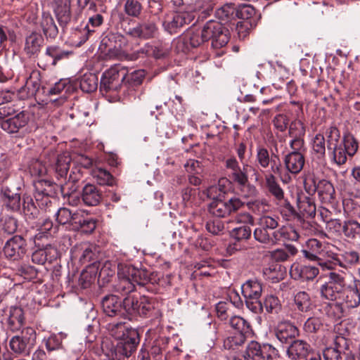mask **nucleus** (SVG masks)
<instances>
[{
	"mask_svg": "<svg viewBox=\"0 0 360 360\" xmlns=\"http://www.w3.org/2000/svg\"><path fill=\"white\" fill-rule=\"evenodd\" d=\"M123 307L124 319L129 321L136 320L138 317L156 321L162 316L158 302L146 295L139 297L134 295L126 296L123 299Z\"/></svg>",
	"mask_w": 360,
	"mask_h": 360,
	"instance_id": "1",
	"label": "nucleus"
},
{
	"mask_svg": "<svg viewBox=\"0 0 360 360\" xmlns=\"http://www.w3.org/2000/svg\"><path fill=\"white\" fill-rule=\"evenodd\" d=\"M225 166L230 170L229 179L231 184L238 186L243 198H248L257 195L258 191L256 186L249 181L248 169L251 167L250 165H243L241 168L235 158H230L226 160Z\"/></svg>",
	"mask_w": 360,
	"mask_h": 360,
	"instance_id": "2",
	"label": "nucleus"
},
{
	"mask_svg": "<svg viewBox=\"0 0 360 360\" xmlns=\"http://www.w3.org/2000/svg\"><path fill=\"white\" fill-rule=\"evenodd\" d=\"M34 188V197L43 214L54 212L58 185L53 181L39 179L33 181Z\"/></svg>",
	"mask_w": 360,
	"mask_h": 360,
	"instance_id": "3",
	"label": "nucleus"
},
{
	"mask_svg": "<svg viewBox=\"0 0 360 360\" xmlns=\"http://www.w3.org/2000/svg\"><path fill=\"white\" fill-rule=\"evenodd\" d=\"M119 25L125 34L134 39H150L155 37L158 33V28L155 22H136L122 14L120 16Z\"/></svg>",
	"mask_w": 360,
	"mask_h": 360,
	"instance_id": "4",
	"label": "nucleus"
},
{
	"mask_svg": "<svg viewBox=\"0 0 360 360\" xmlns=\"http://www.w3.org/2000/svg\"><path fill=\"white\" fill-rule=\"evenodd\" d=\"M127 39L118 32H108L101 39L98 49L105 60H121L126 56Z\"/></svg>",
	"mask_w": 360,
	"mask_h": 360,
	"instance_id": "5",
	"label": "nucleus"
},
{
	"mask_svg": "<svg viewBox=\"0 0 360 360\" xmlns=\"http://www.w3.org/2000/svg\"><path fill=\"white\" fill-rule=\"evenodd\" d=\"M124 68L119 65L112 66L105 71L100 82V91L102 94H110L112 96H123V82L124 81Z\"/></svg>",
	"mask_w": 360,
	"mask_h": 360,
	"instance_id": "6",
	"label": "nucleus"
},
{
	"mask_svg": "<svg viewBox=\"0 0 360 360\" xmlns=\"http://www.w3.org/2000/svg\"><path fill=\"white\" fill-rule=\"evenodd\" d=\"M37 333L32 327L23 328L20 334L12 337L9 347L16 355L28 356L36 345Z\"/></svg>",
	"mask_w": 360,
	"mask_h": 360,
	"instance_id": "7",
	"label": "nucleus"
},
{
	"mask_svg": "<svg viewBox=\"0 0 360 360\" xmlns=\"http://www.w3.org/2000/svg\"><path fill=\"white\" fill-rule=\"evenodd\" d=\"M202 38L205 41H212V46L214 49L224 47L229 41V31L221 22L210 20L202 28Z\"/></svg>",
	"mask_w": 360,
	"mask_h": 360,
	"instance_id": "8",
	"label": "nucleus"
},
{
	"mask_svg": "<svg viewBox=\"0 0 360 360\" xmlns=\"http://www.w3.org/2000/svg\"><path fill=\"white\" fill-rule=\"evenodd\" d=\"M73 54V51L65 49L64 46L49 45L46 46L45 52L38 58L37 65L42 70H46L68 60Z\"/></svg>",
	"mask_w": 360,
	"mask_h": 360,
	"instance_id": "9",
	"label": "nucleus"
},
{
	"mask_svg": "<svg viewBox=\"0 0 360 360\" xmlns=\"http://www.w3.org/2000/svg\"><path fill=\"white\" fill-rule=\"evenodd\" d=\"M346 283L342 275L336 272L329 273L328 281L319 289L321 297L330 301H340Z\"/></svg>",
	"mask_w": 360,
	"mask_h": 360,
	"instance_id": "10",
	"label": "nucleus"
},
{
	"mask_svg": "<svg viewBox=\"0 0 360 360\" xmlns=\"http://www.w3.org/2000/svg\"><path fill=\"white\" fill-rule=\"evenodd\" d=\"M211 198L212 201L208 205V211L211 214L219 218L226 217L236 212L245 205V202L236 196L226 200Z\"/></svg>",
	"mask_w": 360,
	"mask_h": 360,
	"instance_id": "11",
	"label": "nucleus"
},
{
	"mask_svg": "<svg viewBox=\"0 0 360 360\" xmlns=\"http://www.w3.org/2000/svg\"><path fill=\"white\" fill-rule=\"evenodd\" d=\"M286 355L291 360H321L320 354L303 340L292 341L287 348Z\"/></svg>",
	"mask_w": 360,
	"mask_h": 360,
	"instance_id": "12",
	"label": "nucleus"
},
{
	"mask_svg": "<svg viewBox=\"0 0 360 360\" xmlns=\"http://www.w3.org/2000/svg\"><path fill=\"white\" fill-rule=\"evenodd\" d=\"M278 226V217L264 215L259 218L258 227L253 232L255 239L263 244H274L273 233L271 231Z\"/></svg>",
	"mask_w": 360,
	"mask_h": 360,
	"instance_id": "13",
	"label": "nucleus"
},
{
	"mask_svg": "<svg viewBox=\"0 0 360 360\" xmlns=\"http://www.w3.org/2000/svg\"><path fill=\"white\" fill-rule=\"evenodd\" d=\"M133 282L146 289V291L156 294L160 290V278L155 272L150 273L146 269H132L129 271Z\"/></svg>",
	"mask_w": 360,
	"mask_h": 360,
	"instance_id": "14",
	"label": "nucleus"
},
{
	"mask_svg": "<svg viewBox=\"0 0 360 360\" xmlns=\"http://www.w3.org/2000/svg\"><path fill=\"white\" fill-rule=\"evenodd\" d=\"M21 183L11 180L1 187L2 200L4 205L13 212L20 210Z\"/></svg>",
	"mask_w": 360,
	"mask_h": 360,
	"instance_id": "15",
	"label": "nucleus"
},
{
	"mask_svg": "<svg viewBox=\"0 0 360 360\" xmlns=\"http://www.w3.org/2000/svg\"><path fill=\"white\" fill-rule=\"evenodd\" d=\"M245 354L252 360H277L278 350L270 344L261 345L251 341L246 347Z\"/></svg>",
	"mask_w": 360,
	"mask_h": 360,
	"instance_id": "16",
	"label": "nucleus"
},
{
	"mask_svg": "<svg viewBox=\"0 0 360 360\" xmlns=\"http://www.w3.org/2000/svg\"><path fill=\"white\" fill-rule=\"evenodd\" d=\"M27 246L24 235H15L6 242L3 250L4 255L13 261L20 259L26 254Z\"/></svg>",
	"mask_w": 360,
	"mask_h": 360,
	"instance_id": "17",
	"label": "nucleus"
},
{
	"mask_svg": "<svg viewBox=\"0 0 360 360\" xmlns=\"http://www.w3.org/2000/svg\"><path fill=\"white\" fill-rule=\"evenodd\" d=\"M256 163L262 169L271 167V172L276 174H281V162L278 155L272 153L270 155L269 150L264 146H258L256 149Z\"/></svg>",
	"mask_w": 360,
	"mask_h": 360,
	"instance_id": "18",
	"label": "nucleus"
},
{
	"mask_svg": "<svg viewBox=\"0 0 360 360\" xmlns=\"http://www.w3.org/2000/svg\"><path fill=\"white\" fill-rule=\"evenodd\" d=\"M194 19L192 13L186 11L175 12L167 16L163 22L164 29L169 34H176L179 30L186 25H188Z\"/></svg>",
	"mask_w": 360,
	"mask_h": 360,
	"instance_id": "19",
	"label": "nucleus"
},
{
	"mask_svg": "<svg viewBox=\"0 0 360 360\" xmlns=\"http://www.w3.org/2000/svg\"><path fill=\"white\" fill-rule=\"evenodd\" d=\"M97 248L89 243H82L75 246L72 250V257L78 259L81 264H96L99 266L98 262Z\"/></svg>",
	"mask_w": 360,
	"mask_h": 360,
	"instance_id": "20",
	"label": "nucleus"
},
{
	"mask_svg": "<svg viewBox=\"0 0 360 360\" xmlns=\"http://www.w3.org/2000/svg\"><path fill=\"white\" fill-rule=\"evenodd\" d=\"M323 251V244L316 238H310L306 243L305 248L301 251L303 257L313 262H317L320 266L326 269H333L331 262H323L319 257Z\"/></svg>",
	"mask_w": 360,
	"mask_h": 360,
	"instance_id": "21",
	"label": "nucleus"
},
{
	"mask_svg": "<svg viewBox=\"0 0 360 360\" xmlns=\"http://www.w3.org/2000/svg\"><path fill=\"white\" fill-rule=\"evenodd\" d=\"M274 333L281 344L290 345L299 336L300 330L291 322L281 321L274 329Z\"/></svg>",
	"mask_w": 360,
	"mask_h": 360,
	"instance_id": "22",
	"label": "nucleus"
},
{
	"mask_svg": "<svg viewBox=\"0 0 360 360\" xmlns=\"http://www.w3.org/2000/svg\"><path fill=\"white\" fill-rule=\"evenodd\" d=\"M103 312L109 317L124 319L123 300L112 294L105 295L101 301Z\"/></svg>",
	"mask_w": 360,
	"mask_h": 360,
	"instance_id": "23",
	"label": "nucleus"
},
{
	"mask_svg": "<svg viewBox=\"0 0 360 360\" xmlns=\"http://www.w3.org/2000/svg\"><path fill=\"white\" fill-rule=\"evenodd\" d=\"M330 257L333 264H338L345 269H351L360 264V253L352 248L346 249L340 254L331 253Z\"/></svg>",
	"mask_w": 360,
	"mask_h": 360,
	"instance_id": "24",
	"label": "nucleus"
},
{
	"mask_svg": "<svg viewBox=\"0 0 360 360\" xmlns=\"http://www.w3.org/2000/svg\"><path fill=\"white\" fill-rule=\"evenodd\" d=\"M140 342V336L136 329L129 330L128 336L120 340L115 351L125 357H129L136 350Z\"/></svg>",
	"mask_w": 360,
	"mask_h": 360,
	"instance_id": "25",
	"label": "nucleus"
},
{
	"mask_svg": "<svg viewBox=\"0 0 360 360\" xmlns=\"http://www.w3.org/2000/svg\"><path fill=\"white\" fill-rule=\"evenodd\" d=\"M44 343L51 360H67V352L60 336L51 335L44 340Z\"/></svg>",
	"mask_w": 360,
	"mask_h": 360,
	"instance_id": "26",
	"label": "nucleus"
},
{
	"mask_svg": "<svg viewBox=\"0 0 360 360\" xmlns=\"http://www.w3.org/2000/svg\"><path fill=\"white\" fill-rule=\"evenodd\" d=\"M124 75L123 96H134L136 88L142 84L146 77V71L144 70H137L127 73L124 69Z\"/></svg>",
	"mask_w": 360,
	"mask_h": 360,
	"instance_id": "27",
	"label": "nucleus"
},
{
	"mask_svg": "<svg viewBox=\"0 0 360 360\" xmlns=\"http://www.w3.org/2000/svg\"><path fill=\"white\" fill-rule=\"evenodd\" d=\"M29 113L26 111H21L13 117L1 119L0 127L8 134H14L25 127L29 122Z\"/></svg>",
	"mask_w": 360,
	"mask_h": 360,
	"instance_id": "28",
	"label": "nucleus"
},
{
	"mask_svg": "<svg viewBox=\"0 0 360 360\" xmlns=\"http://www.w3.org/2000/svg\"><path fill=\"white\" fill-rule=\"evenodd\" d=\"M340 301L348 308H355L360 304V281L354 279L346 283Z\"/></svg>",
	"mask_w": 360,
	"mask_h": 360,
	"instance_id": "29",
	"label": "nucleus"
},
{
	"mask_svg": "<svg viewBox=\"0 0 360 360\" xmlns=\"http://www.w3.org/2000/svg\"><path fill=\"white\" fill-rule=\"evenodd\" d=\"M229 324L238 334V343H244L246 338L252 334L250 323L242 316H231L229 319Z\"/></svg>",
	"mask_w": 360,
	"mask_h": 360,
	"instance_id": "30",
	"label": "nucleus"
},
{
	"mask_svg": "<svg viewBox=\"0 0 360 360\" xmlns=\"http://www.w3.org/2000/svg\"><path fill=\"white\" fill-rule=\"evenodd\" d=\"M256 14V11L255 8L250 4H240L238 6H236V13H235V19H242L247 20L243 22L238 23V34H240L241 29L245 28L248 30L249 28L252 27L253 22L252 18ZM254 25L255 23L254 22Z\"/></svg>",
	"mask_w": 360,
	"mask_h": 360,
	"instance_id": "31",
	"label": "nucleus"
},
{
	"mask_svg": "<svg viewBox=\"0 0 360 360\" xmlns=\"http://www.w3.org/2000/svg\"><path fill=\"white\" fill-rule=\"evenodd\" d=\"M81 199L86 206H97L103 199V192L93 184H86L81 191Z\"/></svg>",
	"mask_w": 360,
	"mask_h": 360,
	"instance_id": "32",
	"label": "nucleus"
},
{
	"mask_svg": "<svg viewBox=\"0 0 360 360\" xmlns=\"http://www.w3.org/2000/svg\"><path fill=\"white\" fill-rule=\"evenodd\" d=\"M290 274L295 280L310 281L318 276L319 270L314 266L295 263L291 266Z\"/></svg>",
	"mask_w": 360,
	"mask_h": 360,
	"instance_id": "33",
	"label": "nucleus"
},
{
	"mask_svg": "<svg viewBox=\"0 0 360 360\" xmlns=\"http://www.w3.org/2000/svg\"><path fill=\"white\" fill-rule=\"evenodd\" d=\"M285 169L290 174L297 175L303 169L305 164V155L290 151L283 158Z\"/></svg>",
	"mask_w": 360,
	"mask_h": 360,
	"instance_id": "34",
	"label": "nucleus"
},
{
	"mask_svg": "<svg viewBox=\"0 0 360 360\" xmlns=\"http://www.w3.org/2000/svg\"><path fill=\"white\" fill-rule=\"evenodd\" d=\"M41 90L43 94L49 96L61 94L60 99L64 101L70 94L74 92L75 87L69 79H62L47 90L46 87L42 86Z\"/></svg>",
	"mask_w": 360,
	"mask_h": 360,
	"instance_id": "35",
	"label": "nucleus"
},
{
	"mask_svg": "<svg viewBox=\"0 0 360 360\" xmlns=\"http://www.w3.org/2000/svg\"><path fill=\"white\" fill-rule=\"evenodd\" d=\"M44 44L43 36L39 32H33L25 39L24 51L29 57L37 56Z\"/></svg>",
	"mask_w": 360,
	"mask_h": 360,
	"instance_id": "36",
	"label": "nucleus"
},
{
	"mask_svg": "<svg viewBox=\"0 0 360 360\" xmlns=\"http://www.w3.org/2000/svg\"><path fill=\"white\" fill-rule=\"evenodd\" d=\"M8 328L12 333L21 331L25 324L24 311L19 307H11L7 319Z\"/></svg>",
	"mask_w": 360,
	"mask_h": 360,
	"instance_id": "37",
	"label": "nucleus"
},
{
	"mask_svg": "<svg viewBox=\"0 0 360 360\" xmlns=\"http://www.w3.org/2000/svg\"><path fill=\"white\" fill-rule=\"evenodd\" d=\"M317 193L319 200L323 204H331L335 199L334 186L326 179H321L318 181Z\"/></svg>",
	"mask_w": 360,
	"mask_h": 360,
	"instance_id": "38",
	"label": "nucleus"
},
{
	"mask_svg": "<svg viewBox=\"0 0 360 360\" xmlns=\"http://www.w3.org/2000/svg\"><path fill=\"white\" fill-rule=\"evenodd\" d=\"M39 248L35 250L32 255V261L34 264L42 265L46 261L50 262L55 258L54 255H51L52 252L56 253V250L49 243H41Z\"/></svg>",
	"mask_w": 360,
	"mask_h": 360,
	"instance_id": "39",
	"label": "nucleus"
},
{
	"mask_svg": "<svg viewBox=\"0 0 360 360\" xmlns=\"http://www.w3.org/2000/svg\"><path fill=\"white\" fill-rule=\"evenodd\" d=\"M58 225H53V221L47 218L41 223L38 229V233L34 236V243L37 246H40V242L43 239L47 240L58 232Z\"/></svg>",
	"mask_w": 360,
	"mask_h": 360,
	"instance_id": "40",
	"label": "nucleus"
},
{
	"mask_svg": "<svg viewBox=\"0 0 360 360\" xmlns=\"http://www.w3.org/2000/svg\"><path fill=\"white\" fill-rule=\"evenodd\" d=\"M231 181L229 179L221 178L219 179L217 185L209 188L208 196L222 200L229 199L227 195L231 189Z\"/></svg>",
	"mask_w": 360,
	"mask_h": 360,
	"instance_id": "41",
	"label": "nucleus"
},
{
	"mask_svg": "<svg viewBox=\"0 0 360 360\" xmlns=\"http://www.w3.org/2000/svg\"><path fill=\"white\" fill-rule=\"evenodd\" d=\"M272 124L276 139L279 142H285L286 135L280 134L279 133H284L288 129L290 124L289 117L285 114L279 113L273 118Z\"/></svg>",
	"mask_w": 360,
	"mask_h": 360,
	"instance_id": "42",
	"label": "nucleus"
},
{
	"mask_svg": "<svg viewBox=\"0 0 360 360\" xmlns=\"http://www.w3.org/2000/svg\"><path fill=\"white\" fill-rule=\"evenodd\" d=\"M99 266L96 264H88L80 274L78 284L81 288L86 289L95 282L98 273Z\"/></svg>",
	"mask_w": 360,
	"mask_h": 360,
	"instance_id": "43",
	"label": "nucleus"
},
{
	"mask_svg": "<svg viewBox=\"0 0 360 360\" xmlns=\"http://www.w3.org/2000/svg\"><path fill=\"white\" fill-rule=\"evenodd\" d=\"M78 213V212H72L67 207H60L55 212L54 217L58 226L68 224L72 229L74 224L79 221L77 219Z\"/></svg>",
	"mask_w": 360,
	"mask_h": 360,
	"instance_id": "44",
	"label": "nucleus"
},
{
	"mask_svg": "<svg viewBox=\"0 0 360 360\" xmlns=\"http://www.w3.org/2000/svg\"><path fill=\"white\" fill-rule=\"evenodd\" d=\"M275 203L277 206L278 211L284 219L290 221L300 217V214L296 211L294 206L285 196L275 201Z\"/></svg>",
	"mask_w": 360,
	"mask_h": 360,
	"instance_id": "45",
	"label": "nucleus"
},
{
	"mask_svg": "<svg viewBox=\"0 0 360 360\" xmlns=\"http://www.w3.org/2000/svg\"><path fill=\"white\" fill-rule=\"evenodd\" d=\"M1 231L7 235H24L27 233L26 229L22 224H20L18 220L13 217H6L1 220Z\"/></svg>",
	"mask_w": 360,
	"mask_h": 360,
	"instance_id": "46",
	"label": "nucleus"
},
{
	"mask_svg": "<svg viewBox=\"0 0 360 360\" xmlns=\"http://www.w3.org/2000/svg\"><path fill=\"white\" fill-rule=\"evenodd\" d=\"M22 210L27 219H39L44 215L41 210L35 205L32 198L30 195H23Z\"/></svg>",
	"mask_w": 360,
	"mask_h": 360,
	"instance_id": "47",
	"label": "nucleus"
},
{
	"mask_svg": "<svg viewBox=\"0 0 360 360\" xmlns=\"http://www.w3.org/2000/svg\"><path fill=\"white\" fill-rule=\"evenodd\" d=\"M231 235L232 238L236 240V242L233 244V248L236 250H239L244 248V247H242L240 243L247 241L249 238H250L252 235V229L248 225H240L231 231Z\"/></svg>",
	"mask_w": 360,
	"mask_h": 360,
	"instance_id": "48",
	"label": "nucleus"
},
{
	"mask_svg": "<svg viewBox=\"0 0 360 360\" xmlns=\"http://www.w3.org/2000/svg\"><path fill=\"white\" fill-rule=\"evenodd\" d=\"M300 238L298 232L292 226H283L280 229L273 231L274 244L280 241H296Z\"/></svg>",
	"mask_w": 360,
	"mask_h": 360,
	"instance_id": "49",
	"label": "nucleus"
},
{
	"mask_svg": "<svg viewBox=\"0 0 360 360\" xmlns=\"http://www.w3.org/2000/svg\"><path fill=\"white\" fill-rule=\"evenodd\" d=\"M297 208L304 217H314L316 215V205L311 196L302 195L297 198Z\"/></svg>",
	"mask_w": 360,
	"mask_h": 360,
	"instance_id": "50",
	"label": "nucleus"
},
{
	"mask_svg": "<svg viewBox=\"0 0 360 360\" xmlns=\"http://www.w3.org/2000/svg\"><path fill=\"white\" fill-rule=\"evenodd\" d=\"M264 180L265 186L269 194L273 196L274 202L285 196L284 191L277 181L274 173L265 174Z\"/></svg>",
	"mask_w": 360,
	"mask_h": 360,
	"instance_id": "51",
	"label": "nucleus"
},
{
	"mask_svg": "<svg viewBox=\"0 0 360 360\" xmlns=\"http://www.w3.org/2000/svg\"><path fill=\"white\" fill-rule=\"evenodd\" d=\"M242 294L245 299L260 297L262 292V283L257 280H248L241 286Z\"/></svg>",
	"mask_w": 360,
	"mask_h": 360,
	"instance_id": "52",
	"label": "nucleus"
},
{
	"mask_svg": "<svg viewBox=\"0 0 360 360\" xmlns=\"http://www.w3.org/2000/svg\"><path fill=\"white\" fill-rule=\"evenodd\" d=\"M327 141L323 133H318L311 140V148L313 154L319 160H324L326 154Z\"/></svg>",
	"mask_w": 360,
	"mask_h": 360,
	"instance_id": "53",
	"label": "nucleus"
},
{
	"mask_svg": "<svg viewBox=\"0 0 360 360\" xmlns=\"http://www.w3.org/2000/svg\"><path fill=\"white\" fill-rule=\"evenodd\" d=\"M40 26L46 39H55L58 36V30L51 15H43Z\"/></svg>",
	"mask_w": 360,
	"mask_h": 360,
	"instance_id": "54",
	"label": "nucleus"
},
{
	"mask_svg": "<svg viewBox=\"0 0 360 360\" xmlns=\"http://www.w3.org/2000/svg\"><path fill=\"white\" fill-rule=\"evenodd\" d=\"M236 5L233 3H227L218 8L215 11V17L221 22L227 23L235 20Z\"/></svg>",
	"mask_w": 360,
	"mask_h": 360,
	"instance_id": "55",
	"label": "nucleus"
},
{
	"mask_svg": "<svg viewBox=\"0 0 360 360\" xmlns=\"http://www.w3.org/2000/svg\"><path fill=\"white\" fill-rule=\"evenodd\" d=\"M263 310L267 314L277 315L282 311V304L279 298L274 295H266L262 301Z\"/></svg>",
	"mask_w": 360,
	"mask_h": 360,
	"instance_id": "56",
	"label": "nucleus"
},
{
	"mask_svg": "<svg viewBox=\"0 0 360 360\" xmlns=\"http://www.w3.org/2000/svg\"><path fill=\"white\" fill-rule=\"evenodd\" d=\"M71 162L70 156L67 153L59 155L55 165V173L57 179H67L68 172Z\"/></svg>",
	"mask_w": 360,
	"mask_h": 360,
	"instance_id": "57",
	"label": "nucleus"
},
{
	"mask_svg": "<svg viewBox=\"0 0 360 360\" xmlns=\"http://www.w3.org/2000/svg\"><path fill=\"white\" fill-rule=\"evenodd\" d=\"M114 290L115 292L120 293L125 297L131 295V292L135 290V283L132 279L128 276H119L118 281L114 285Z\"/></svg>",
	"mask_w": 360,
	"mask_h": 360,
	"instance_id": "58",
	"label": "nucleus"
},
{
	"mask_svg": "<svg viewBox=\"0 0 360 360\" xmlns=\"http://www.w3.org/2000/svg\"><path fill=\"white\" fill-rule=\"evenodd\" d=\"M92 176L101 186H113L116 184L115 178L106 169L96 168L92 170Z\"/></svg>",
	"mask_w": 360,
	"mask_h": 360,
	"instance_id": "59",
	"label": "nucleus"
},
{
	"mask_svg": "<svg viewBox=\"0 0 360 360\" xmlns=\"http://www.w3.org/2000/svg\"><path fill=\"white\" fill-rule=\"evenodd\" d=\"M76 224H74L72 230L79 231L86 233H92L96 227V221L92 217H85L80 212L78 213Z\"/></svg>",
	"mask_w": 360,
	"mask_h": 360,
	"instance_id": "60",
	"label": "nucleus"
},
{
	"mask_svg": "<svg viewBox=\"0 0 360 360\" xmlns=\"http://www.w3.org/2000/svg\"><path fill=\"white\" fill-rule=\"evenodd\" d=\"M263 275L266 280L277 283L283 278L284 272L281 265L273 264L263 269Z\"/></svg>",
	"mask_w": 360,
	"mask_h": 360,
	"instance_id": "61",
	"label": "nucleus"
},
{
	"mask_svg": "<svg viewBox=\"0 0 360 360\" xmlns=\"http://www.w3.org/2000/svg\"><path fill=\"white\" fill-rule=\"evenodd\" d=\"M124 11L127 18L139 19L143 12V5L138 0H124Z\"/></svg>",
	"mask_w": 360,
	"mask_h": 360,
	"instance_id": "62",
	"label": "nucleus"
},
{
	"mask_svg": "<svg viewBox=\"0 0 360 360\" xmlns=\"http://www.w3.org/2000/svg\"><path fill=\"white\" fill-rule=\"evenodd\" d=\"M79 86L84 92H94L98 87L97 76L91 72L84 74L79 80Z\"/></svg>",
	"mask_w": 360,
	"mask_h": 360,
	"instance_id": "63",
	"label": "nucleus"
},
{
	"mask_svg": "<svg viewBox=\"0 0 360 360\" xmlns=\"http://www.w3.org/2000/svg\"><path fill=\"white\" fill-rule=\"evenodd\" d=\"M342 234L348 239L353 240L360 236V224L349 219L343 221Z\"/></svg>",
	"mask_w": 360,
	"mask_h": 360,
	"instance_id": "64",
	"label": "nucleus"
}]
</instances>
